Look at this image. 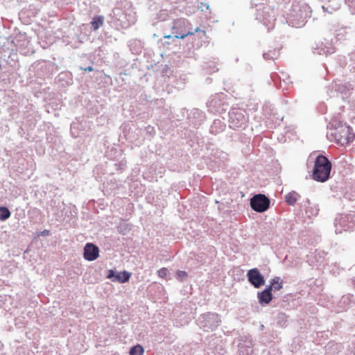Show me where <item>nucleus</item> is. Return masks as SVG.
Here are the masks:
<instances>
[{
    "mask_svg": "<svg viewBox=\"0 0 355 355\" xmlns=\"http://www.w3.org/2000/svg\"><path fill=\"white\" fill-rule=\"evenodd\" d=\"M250 203L252 209L258 213H262L269 209L270 200L265 194L259 193L250 199Z\"/></svg>",
    "mask_w": 355,
    "mask_h": 355,
    "instance_id": "obj_7",
    "label": "nucleus"
},
{
    "mask_svg": "<svg viewBox=\"0 0 355 355\" xmlns=\"http://www.w3.org/2000/svg\"><path fill=\"white\" fill-rule=\"evenodd\" d=\"M353 285H354V288H355V279H353Z\"/></svg>",
    "mask_w": 355,
    "mask_h": 355,
    "instance_id": "obj_38",
    "label": "nucleus"
},
{
    "mask_svg": "<svg viewBox=\"0 0 355 355\" xmlns=\"http://www.w3.org/2000/svg\"><path fill=\"white\" fill-rule=\"evenodd\" d=\"M103 24V17H94L91 22V25L94 31L98 30Z\"/></svg>",
    "mask_w": 355,
    "mask_h": 355,
    "instance_id": "obj_24",
    "label": "nucleus"
},
{
    "mask_svg": "<svg viewBox=\"0 0 355 355\" xmlns=\"http://www.w3.org/2000/svg\"><path fill=\"white\" fill-rule=\"evenodd\" d=\"M325 253L324 251L316 250L313 252H310L307 256L306 261L311 266L322 265L325 259Z\"/></svg>",
    "mask_w": 355,
    "mask_h": 355,
    "instance_id": "obj_13",
    "label": "nucleus"
},
{
    "mask_svg": "<svg viewBox=\"0 0 355 355\" xmlns=\"http://www.w3.org/2000/svg\"><path fill=\"white\" fill-rule=\"evenodd\" d=\"M311 17V8L307 5L293 4L290 12L287 14L286 22L292 27L302 28L306 21L307 18Z\"/></svg>",
    "mask_w": 355,
    "mask_h": 355,
    "instance_id": "obj_2",
    "label": "nucleus"
},
{
    "mask_svg": "<svg viewBox=\"0 0 355 355\" xmlns=\"http://www.w3.org/2000/svg\"><path fill=\"white\" fill-rule=\"evenodd\" d=\"M263 115L275 125H279L283 121V117L276 112L274 106L270 103H266L263 105Z\"/></svg>",
    "mask_w": 355,
    "mask_h": 355,
    "instance_id": "obj_8",
    "label": "nucleus"
},
{
    "mask_svg": "<svg viewBox=\"0 0 355 355\" xmlns=\"http://www.w3.org/2000/svg\"><path fill=\"white\" fill-rule=\"evenodd\" d=\"M131 273L127 271H123L118 274H115L113 270H109L107 277L112 279V282H118L119 283H125L129 281Z\"/></svg>",
    "mask_w": 355,
    "mask_h": 355,
    "instance_id": "obj_16",
    "label": "nucleus"
},
{
    "mask_svg": "<svg viewBox=\"0 0 355 355\" xmlns=\"http://www.w3.org/2000/svg\"><path fill=\"white\" fill-rule=\"evenodd\" d=\"M189 24V21L185 19H176L174 21V26L173 27V29L175 28H180L182 27H184L187 26Z\"/></svg>",
    "mask_w": 355,
    "mask_h": 355,
    "instance_id": "obj_27",
    "label": "nucleus"
},
{
    "mask_svg": "<svg viewBox=\"0 0 355 355\" xmlns=\"http://www.w3.org/2000/svg\"><path fill=\"white\" fill-rule=\"evenodd\" d=\"M84 258L89 261L96 260L99 256L98 248L92 243H88L84 248Z\"/></svg>",
    "mask_w": 355,
    "mask_h": 355,
    "instance_id": "obj_12",
    "label": "nucleus"
},
{
    "mask_svg": "<svg viewBox=\"0 0 355 355\" xmlns=\"http://www.w3.org/2000/svg\"><path fill=\"white\" fill-rule=\"evenodd\" d=\"M42 234L43 236H48L49 234V231L46 230H44L42 232Z\"/></svg>",
    "mask_w": 355,
    "mask_h": 355,
    "instance_id": "obj_34",
    "label": "nucleus"
},
{
    "mask_svg": "<svg viewBox=\"0 0 355 355\" xmlns=\"http://www.w3.org/2000/svg\"><path fill=\"white\" fill-rule=\"evenodd\" d=\"M335 232L340 234L343 231L349 230L355 227V212L338 215L334 220Z\"/></svg>",
    "mask_w": 355,
    "mask_h": 355,
    "instance_id": "obj_5",
    "label": "nucleus"
},
{
    "mask_svg": "<svg viewBox=\"0 0 355 355\" xmlns=\"http://www.w3.org/2000/svg\"><path fill=\"white\" fill-rule=\"evenodd\" d=\"M159 277L164 278L168 275V270L166 268H162L157 272Z\"/></svg>",
    "mask_w": 355,
    "mask_h": 355,
    "instance_id": "obj_30",
    "label": "nucleus"
},
{
    "mask_svg": "<svg viewBox=\"0 0 355 355\" xmlns=\"http://www.w3.org/2000/svg\"><path fill=\"white\" fill-rule=\"evenodd\" d=\"M300 198V195L296 191H291L285 196V201L290 206H294Z\"/></svg>",
    "mask_w": 355,
    "mask_h": 355,
    "instance_id": "obj_22",
    "label": "nucleus"
},
{
    "mask_svg": "<svg viewBox=\"0 0 355 355\" xmlns=\"http://www.w3.org/2000/svg\"><path fill=\"white\" fill-rule=\"evenodd\" d=\"M270 282H277L273 285L274 291H277L282 288L283 281L279 277H275L274 278L270 279Z\"/></svg>",
    "mask_w": 355,
    "mask_h": 355,
    "instance_id": "obj_26",
    "label": "nucleus"
},
{
    "mask_svg": "<svg viewBox=\"0 0 355 355\" xmlns=\"http://www.w3.org/2000/svg\"><path fill=\"white\" fill-rule=\"evenodd\" d=\"M280 48H275L273 50H269L263 53V57L266 60L277 59L280 55Z\"/></svg>",
    "mask_w": 355,
    "mask_h": 355,
    "instance_id": "obj_23",
    "label": "nucleus"
},
{
    "mask_svg": "<svg viewBox=\"0 0 355 355\" xmlns=\"http://www.w3.org/2000/svg\"><path fill=\"white\" fill-rule=\"evenodd\" d=\"M165 38H170L171 35L164 36Z\"/></svg>",
    "mask_w": 355,
    "mask_h": 355,
    "instance_id": "obj_39",
    "label": "nucleus"
},
{
    "mask_svg": "<svg viewBox=\"0 0 355 355\" xmlns=\"http://www.w3.org/2000/svg\"><path fill=\"white\" fill-rule=\"evenodd\" d=\"M340 0H324L322 8L324 12L333 13L340 8Z\"/></svg>",
    "mask_w": 355,
    "mask_h": 355,
    "instance_id": "obj_19",
    "label": "nucleus"
},
{
    "mask_svg": "<svg viewBox=\"0 0 355 355\" xmlns=\"http://www.w3.org/2000/svg\"><path fill=\"white\" fill-rule=\"evenodd\" d=\"M253 344L252 340L250 338L242 337L239 344V355H252Z\"/></svg>",
    "mask_w": 355,
    "mask_h": 355,
    "instance_id": "obj_11",
    "label": "nucleus"
},
{
    "mask_svg": "<svg viewBox=\"0 0 355 355\" xmlns=\"http://www.w3.org/2000/svg\"><path fill=\"white\" fill-rule=\"evenodd\" d=\"M313 52L314 54L327 56L335 53V47L331 42H320L316 44L315 46L313 48Z\"/></svg>",
    "mask_w": 355,
    "mask_h": 355,
    "instance_id": "obj_10",
    "label": "nucleus"
},
{
    "mask_svg": "<svg viewBox=\"0 0 355 355\" xmlns=\"http://www.w3.org/2000/svg\"><path fill=\"white\" fill-rule=\"evenodd\" d=\"M272 10L267 6L260 4L256 10L255 18L262 23L268 31L273 28L275 19L272 15Z\"/></svg>",
    "mask_w": 355,
    "mask_h": 355,
    "instance_id": "obj_6",
    "label": "nucleus"
},
{
    "mask_svg": "<svg viewBox=\"0 0 355 355\" xmlns=\"http://www.w3.org/2000/svg\"><path fill=\"white\" fill-rule=\"evenodd\" d=\"M342 348L343 346L340 343L329 342L325 346V351L326 353L329 355H334L338 354Z\"/></svg>",
    "mask_w": 355,
    "mask_h": 355,
    "instance_id": "obj_21",
    "label": "nucleus"
},
{
    "mask_svg": "<svg viewBox=\"0 0 355 355\" xmlns=\"http://www.w3.org/2000/svg\"><path fill=\"white\" fill-rule=\"evenodd\" d=\"M277 282H270V284L266 286V288L263 290V291H266V293H272V291H274V288H273V285L275 284V283H276Z\"/></svg>",
    "mask_w": 355,
    "mask_h": 355,
    "instance_id": "obj_32",
    "label": "nucleus"
},
{
    "mask_svg": "<svg viewBox=\"0 0 355 355\" xmlns=\"http://www.w3.org/2000/svg\"><path fill=\"white\" fill-rule=\"evenodd\" d=\"M259 303L262 305L268 304L272 300L273 295L272 293H266V291H261L257 293Z\"/></svg>",
    "mask_w": 355,
    "mask_h": 355,
    "instance_id": "obj_20",
    "label": "nucleus"
},
{
    "mask_svg": "<svg viewBox=\"0 0 355 355\" xmlns=\"http://www.w3.org/2000/svg\"><path fill=\"white\" fill-rule=\"evenodd\" d=\"M354 303V297L351 294L344 295L341 297L338 303L336 311L342 312L349 309Z\"/></svg>",
    "mask_w": 355,
    "mask_h": 355,
    "instance_id": "obj_18",
    "label": "nucleus"
},
{
    "mask_svg": "<svg viewBox=\"0 0 355 355\" xmlns=\"http://www.w3.org/2000/svg\"><path fill=\"white\" fill-rule=\"evenodd\" d=\"M245 112L240 108H232L229 112V126L233 130L245 129L248 117L245 116Z\"/></svg>",
    "mask_w": 355,
    "mask_h": 355,
    "instance_id": "obj_4",
    "label": "nucleus"
},
{
    "mask_svg": "<svg viewBox=\"0 0 355 355\" xmlns=\"http://www.w3.org/2000/svg\"><path fill=\"white\" fill-rule=\"evenodd\" d=\"M10 216V211L9 209L6 207H0V220H6Z\"/></svg>",
    "mask_w": 355,
    "mask_h": 355,
    "instance_id": "obj_25",
    "label": "nucleus"
},
{
    "mask_svg": "<svg viewBox=\"0 0 355 355\" xmlns=\"http://www.w3.org/2000/svg\"><path fill=\"white\" fill-rule=\"evenodd\" d=\"M247 277L248 282L255 288H259L265 284V279L260 271L254 268L248 271Z\"/></svg>",
    "mask_w": 355,
    "mask_h": 355,
    "instance_id": "obj_9",
    "label": "nucleus"
},
{
    "mask_svg": "<svg viewBox=\"0 0 355 355\" xmlns=\"http://www.w3.org/2000/svg\"><path fill=\"white\" fill-rule=\"evenodd\" d=\"M301 207L304 209L305 214L307 218H311L313 216H316L318 214V206L317 205H311L309 199L303 201V202L301 204Z\"/></svg>",
    "mask_w": 355,
    "mask_h": 355,
    "instance_id": "obj_17",
    "label": "nucleus"
},
{
    "mask_svg": "<svg viewBox=\"0 0 355 355\" xmlns=\"http://www.w3.org/2000/svg\"><path fill=\"white\" fill-rule=\"evenodd\" d=\"M177 277L180 281H182L187 276V274L185 271L179 270L177 272Z\"/></svg>",
    "mask_w": 355,
    "mask_h": 355,
    "instance_id": "obj_31",
    "label": "nucleus"
},
{
    "mask_svg": "<svg viewBox=\"0 0 355 355\" xmlns=\"http://www.w3.org/2000/svg\"><path fill=\"white\" fill-rule=\"evenodd\" d=\"M195 32H196V33L200 32V29L199 28H196L195 29Z\"/></svg>",
    "mask_w": 355,
    "mask_h": 355,
    "instance_id": "obj_37",
    "label": "nucleus"
},
{
    "mask_svg": "<svg viewBox=\"0 0 355 355\" xmlns=\"http://www.w3.org/2000/svg\"><path fill=\"white\" fill-rule=\"evenodd\" d=\"M348 355H355V346H354V351L351 352Z\"/></svg>",
    "mask_w": 355,
    "mask_h": 355,
    "instance_id": "obj_36",
    "label": "nucleus"
},
{
    "mask_svg": "<svg viewBox=\"0 0 355 355\" xmlns=\"http://www.w3.org/2000/svg\"><path fill=\"white\" fill-rule=\"evenodd\" d=\"M84 70L85 71H93V67H88L87 68H85Z\"/></svg>",
    "mask_w": 355,
    "mask_h": 355,
    "instance_id": "obj_35",
    "label": "nucleus"
},
{
    "mask_svg": "<svg viewBox=\"0 0 355 355\" xmlns=\"http://www.w3.org/2000/svg\"><path fill=\"white\" fill-rule=\"evenodd\" d=\"M277 319L278 323H279L281 326H284L286 322V315L284 313H279Z\"/></svg>",
    "mask_w": 355,
    "mask_h": 355,
    "instance_id": "obj_29",
    "label": "nucleus"
},
{
    "mask_svg": "<svg viewBox=\"0 0 355 355\" xmlns=\"http://www.w3.org/2000/svg\"><path fill=\"white\" fill-rule=\"evenodd\" d=\"M272 80L276 87H279L280 88L283 87L282 84L284 83L285 85H287L288 83H291L290 81V77L288 73L281 71L279 73H272L270 76Z\"/></svg>",
    "mask_w": 355,
    "mask_h": 355,
    "instance_id": "obj_14",
    "label": "nucleus"
},
{
    "mask_svg": "<svg viewBox=\"0 0 355 355\" xmlns=\"http://www.w3.org/2000/svg\"><path fill=\"white\" fill-rule=\"evenodd\" d=\"M328 127L333 130L330 135L332 137L336 143L340 146H345L352 142L354 139V134L350 126L343 123L340 120L334 118L329 122Z\"/></svg>",
    "mask_w": 355,
    "mask_h": 355,
    "instance_id": "obj_1",
    "label": "nucleus"
},
{
    "mask_svg": "<svg viewBox=\"0 0 355 355\" xmlns=\"http://www.w3.org/2000/svg\"><path fill=\"white\" fill-rule=\"evenodd\" d=\"M331 162L324 155H318L314 161L312 178L314 180L324 182L330 178Z\"/></svg>",
    "mask_w": 355,
    "mask_h": 355,
    "instance_id": "obj_3",
    "label": "nucleus"
},
{
    "mask_svg": "<svg viewBox=\"0 0 355 355\" xmlns=\"http://www.w3.org/2000/svg\"><path fill=\"white\" fill-rule=\"evenodd\" d=\"M334 90L343 96V98H347L354 89L353 85L349 83H336L334 86Z\"/></svg>",
    "mask_w": 355,
    "mask_h": 355,
    "instance_id": "obj_15",
    "label": "nucleus"
},
{
    "mask_svg": "<svg viewBox=\"0 0 355 355\" xmlns=\"http://www.w3.org/2000/svg\"><path fill=\"white\" fill-rule=\"evenodd\" d=\"M194 34V32L193 31H188L187 33H184V34H182V35H175V37L176 38H179V39H184L188 35H192Z\"/></svg>",
    "mask_w": 355,
    "mask_h": 355,
    "instance_id": "obj_33",
    "label": "nucleus"
},
{
    "mask_svg": "<svg viewBox=\"0 0 355 355\" xmlns=\"http://www.w3.org/2000/svg\"><path fill=\"white\" fill-rule=\"evenodd\" d=\"M144 352V348L138 345L131 348L130 355H143Z\"/></svg>",
    "mask_w": 355,
    "mask_h": 355,
    "instance_id": "obj_28",
    "label": "nucleus"
}]
</instances>
